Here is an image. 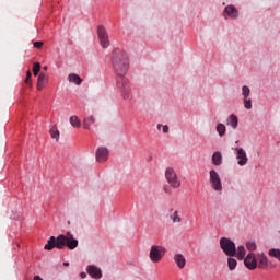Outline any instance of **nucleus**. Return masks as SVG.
I'll return each mask as SVG.
<instances>
[{"label":"nucleus","instance_id":"nucleus-1","mask_svg":"<svg viewBox=\"0 0 280 280\" xmlns=\"http://www.w3.org/2000/svg\"><path fill=\"white\" fill-rule=\"evenodd\" d=\"M79 244L80 243L78 242V238H74L71 232H67V235L60 234L59 236H57V238L56 236H50L44 248L45 250H54V248L62 250V248L67 246L69 250H75V247Z\"/></svg>","mask_w":280,"mask_h":280},{"label":"nucleus","instance_id":"nucleus-2","mask_svg":"<svg viewBox=\"0 0 280 280\" xmlns=\"http://www.w3.org/2000/svg\"><path fill=\"white\" fill-rule=\"evenodd\" d=\"M113 67L115 73L119 78H124L126 73H128V67H129V59H128V54L126 51L116 48L113 51Z\"/></svg>","mask_w":280,"mask_h":280},{"label":"nucleus","instance_id":"nucleus-3","mask_svg":"<svg viewBox=\"0 0 280 280\" xmlns=\"http://www.w3.org/2000/svg\"><path fill=\"white\" fill-rule=\"evenodd\" d=\"M220 247L228 257H235V253H237V247H235V242H233L229 237L220 238Z\"/></svg>","mask_w":280,"mask_h":280},{"label":"nucleus","instance_id":"nucleus-4","mask_svg":"<svg viewBox=\"0 0 280 280\" xmlns=\"http://www.w3.org/2000/svg\"><path fill=\"white\" fill-rule=\"evenodd\" d=\"M165 253H167V248L161 245H152L149 253V259L153 264H159V261L165 257Z\"/></svg>","mask_w":280,"mask_h":280},{"label":"nucleus","instance_id":"nucleus-5","mask_svg":"<svg viewBox=\"0 0 280 280\" xmlns=\"http://www.w3.org/2000/svg\"><path fill=\"white\" fill-rule=\"evenodd\" d=\"M117 88L121 92L122 100H132L130 81L127 78L120 77L117 81Z\"/></svg>","mask_w":280,"mask_h":280},{"label":"nucleus","instance_id":"nucleus-6","mask_svg":"<svg viewBox=\"0 0 280 280\" xmlns=\"http://www.w3.org/2000/svg\"><path fill=\"white\" fill-rule=\"evenodd\" d=\"M165 178L173 189H178L182 185L178 174H176V171L172 167L165 170Z\"/></svg>","mask_w":280,"mask_h":280},{"label":"nucleus","instance_id":"nucleus-7","mask_svg":"<svg viewBox=\"0 0 280 280\" xmlns=\"http://www.w3.org/2000/svg\"><path fill=\"white\" fill-rule=\"evenodd\" d=\"M97 36L100 40V45L103 49H108L110 47V39H108V32L104 25H100L97 27Z\"/></svg>","mask_w":280,"mask_h":280},{"label":"nucleus","instance_id":"nucleus-8","mask_svg":"<svg viewBox=\"0 0 280 280\" xmlns=\"http://www.w3.org/2000/svg\"><path fill=\"white\" fill-rule=\"evenodd\" d=\"M209 176V183L212 189H214V191H222V179L220 178V174H218V171L210 170Z\"/></svg>","mask_w":280,"mask_h":280},{"label":"nucleus","instance_id":"nucleus-9","mask_svg":"<svg viewBox=\"0 0 280 280\" xmlns=\"http://www.w3.org/2000/svg\"><path fill=\"white\" fill-rule=\"evenodd\" d=\"M236 159H237V165L241 167H244V165L248 164V155L246 154V151L243 148H236Z\"/></svg>","mask_w":280,"mask_h":280},{"label":"nucleus","instance_id":"nucleus-10","mask_svg":"<svg viewBox=\"0 0 280 280\" xmlns=\"http://www.w3.org/2000/svg\"><path fill=\"white\" fill-rule=\"evenodd\" d=\"M244 259L245 267L248 270H257V256L255 253H249Z\"/></svg>","mask_w":280,"mask_h":280},{"label":"nucleus","instance_id":"nucleus-11","mask_svg":"<svg viewBox=\"0 0 280 280\" xmlns=\"http://www.w3.org/2000/svg\"><path fill=\"white\" fill-rule=\"evenodd\" d=\"M258 265L257 268L266 269V268H276V265L272 262H269L268 257L266 254L261 253L257 255Z\"/></svg>","mask_w":280,"mask_h":280},{"label":"nucleus","instance_id":"nucleus-12","mask_svg":"<svg viewBox=\"0 0 280 280\" xmlns=\"http://www.w3.org/2000/svg\"><path fill=\"white\" fill-rule=\"evenodd\" d=\"M96 161L97 163H105V161H108V149L105 147H100L96 150Z\"/></svg>","mask_w":280,"mask_h":280},{"label":"nucleus","instance_id":"nucleus-13","mask_svg":"<svg viewBox=\"0 0 280 280\" xmlns=\"http://www.w3.org/2000/svg\"><path fill=\"white\" fill-rule=\"evenodd\" d=\"M168 218L173 222V224H180L183 222V217H180V211L171 208L168 210Z\"/></svg>","mask_w":280,"mask_h":280},{"label":"nucleus","instance_id":"nucleus-14","mask_svg":"<svg viewBox=\"0 0 280 280\" xmlns=\"http://www.w3.org/2000/svg\"><path fill=\"white\" fill-rule=\"evenodd\" d=\"M88 275L91 276L92 279H102V269L94 265H90L86 268Z\"/></svg>","mask_w":280,"mask_h":280},{"label":"nucleus","instance_id":"nucleus-15","mask_svg":"<svg viewBox=\"0 0 280 280\" xmlns=\"http://www.w3.org/2000/svg\"><path fill=\"white\" fill-rule=\"evenodd\" d=\"M224 16L226 19V16H230V19H237V16H240V11H237V9L233 5H228L224 9Z\"/></svg>","mask_w":280,"mask_h":280},{"label":"nucleus","instance_id":"nucleus-16","mask_svg":"<svg viewBox=\"0 0 280 280\" xmlns=\"http://www.w3.org/2000/svg\"><path fill=\"white\" fill-rule=\"evenodd\" d=\"M173 259H174L176 266L179 268V270H183V268H185V266H187V259L185 258V255H183V254H175Z\"/></svg>","mask_w":280,"mask_h":280},{"label":"nucleus","instance_id":"nucleus-17","mask_svg":"<svg viewBox=\"0 0 280 280\" xmlns=\"http://www.w3.org/2000/svg\"><path fill=\"white\" fill-rule=\"evenodd\" d=\"M49 81L45 73H40L37 79V91H43L45 84Z\"/></svg>","mask_w":280,"mask_h":280},{"label":"nucleus","instance_id":"nucleus-18","mask_svg":"<svg viewBox=\"0 0 280 280\" xmlns=\"http://www.w3.org/2000/svg\"><path fill=\"white\" fill-rule=\"evenodd\" d=\"M238 122H240V120H238L237 116H235V114H231L226 119L228 126H231V128H233V130H235V128H237Z\"/></svg>","mask_w":280,"mask_h":280},{"label":"nucleus","instance_id":"nucleus-19","mask_svg":"<svg viewBox=\"0 0 280 280\" xmlns=\"http://www.w3.org/2000/svg\"><path fill=\"white\" fill-rule=\"evenodd\" d=\"M212 163H213V165H215L217 167H220V165H222V152L215 151V152L212 154Z\"/></svg>","mask_w":280,"mask_h":280},{"label":"nucleus","instance_id":"nucleus-20","mask_svg":"<svg viewBox=\"0 0 280 280\" xmlns=\"http://www.w3.org/2000/svg\"><path fill=\"white\" fill-rule=\"evenodd\" d=\"M235 257L242 261V259L246 258V247L244 245H241L236 248Z\"/></svg>","mask_w":280,"mask_h":280},{"label":"nucleus","instance_id":"nucleus-21","mask_svg":"<svg viewBox=\"0 0 280 280\" xmlns=\"http://www.w3.org/2000/svg\"><path fill=\"white\" fill-rule=\"evenodd\" d=\"M68 81L72 82L73 84H77V86H80V84H82V82H83L82 78H80V75H78L75 73L69 74Z\"/></svg>","mask_w":280,"mask_h":280},{"label":"nucleus","instance_id":"nucleus-22","mask_svg":"<svg viewBox=\"0 0 280 280\" xmlns=\"http://www.w3.org/2000/svg\"><path fill=\"white\" fill-rule=\"evenodd\" d=\"M69 122L72 128H81L82 127V121L80 120V118H78L77 115L71 116L69 119Z\"/></svg>","mask_w":280,"mask_h":280},{"label":"nucleus","instance_id":"nucleus-23","mask_svg":"<svg viewBox=\"0 0 280 280\" xmlns=\"http://www.w3.org/2000/svg\"><path fill=\"white\" fill-rule=\"evenodd\" d=\"M51 139H55L58 141L60 139V131L58 130V127L52 126L49 130Z\"/></svg>","mask_w":280,"mask_h":280},{"label":"nucleus","instance_id":"nucleus-24","mask_svg":"<svg viewBox=\"0 0 280 280\" xmlns=\"http://www.w3.org/2000/svg\"><path fill=\"white\" fill-rule=\"evenodd\" d=\"M95 121V117L93 116H89L88 118H85L83 120V128H85V130H90L92 124Z\"/></svg>","mask_w":280,"mask_h":280},{"label":"nucleus","instance_id":"nucleus-25","mask_svg":"<svg viewBox=\"0 0 280 280\" xmlns=\"http://www.w3.org/2000/svg\"><path fill=\"white\" fill-rule=\"evenodd\" d=\"M217 132H218L219 137H224L226 135V126H224V124L220 122L217 126Z\"/></svg>","mask_w":280,"mask_h":280},{"label":"nucleus","instance_id":"nucleus-26","mask_svg":"<svg viewBox=\"0 0 280 280\" xmlns=\"http://www.w3.org/2000/svg\"><path fill=\"white\" fill-rule=\"evenodd\" d=\"M246 248L249 253H255V250H257V243H255V241H247Z\"/></svg>","mask_w":280,"mask_h":280},{"label":"nucleus","instance_id":"nucleus-27","mask_svg":"<svg viewBox=\"0 0 280 280\" xmlns=\"http://www.w3.org/2000/svg\"><path fill=\"white\" fill-rule=\"evenodd\" d=\"M268 255L270 257H275V259H278V261H280V249L272 248L269 250Z\"/></svg>","mask_w":280,"mask_h":280},{"label":"nucleus","instance_id":"nucleus-28","mask_svg":"<svg viewBox=\"0 0 280 280\" xmlns=\"http://www.w3.org/2000/svg\"><path fill=\"white\" fill-rule=\"evenodd\" d=\"M229 270H235L237 268V260L235 258L228 259Z\"/></svg>","mask_w":280,"mask_h":280},{"label":"nucleus","instance_id":"nucleus-29","mask_svg":"<svg viewBox=\"0 0 280 280\" xmlns=\"http://www.w3.org/2000/svg\"><path fill=\"white\" fill-rule=\"evenodd\" d=\"M242 95L244 96V98H248V95H250V88L244 85L242 88Z\"/></svg>","mask_w":280,"mask_h":280},{"label":"nucleus","instance_id":"nucleus-30","mask_svg":"<svg viewBox=\"0 0 280 280\" xmlns=\"http://www.w3.org/2000/svg\"><path fill=\"white\" fill-rule=\"evenodd\" d=\"M38 73H40V63L39 62H35L34 67H33V75H38Z\"/></svg>","mask_w":280,"mask_h":280},{"label":"nucleus","instance_id":"nucleus-31","mask_svg":"<svg viewBox=\"0 0 280 280\" xmlns=\"http://www.w3.org/2000/svg\"><path fill=\"white\" fill-rule=\"evenodd\" d=\"M244 106L247 108V110H250V108H253V100L244 98Z\"/></svg>","mask_w":280,"mask_h":280},{"label":"nucleus","instance_id":"nucleus-32","mask_svg":"<svg viewBox=\"0 0 280 280\" xmlns=\"http://www.w3.org/2000/svg\"><path fill=\"white\" fill-rule=\"evenodd\" d=\"M31 80H32V72L27 71L26 79H25V84H32Z\"/></svg>","mask_w":280,"mask_h":280},{"label":"nucleus","instance_id":"nucleus-33","mask_svg":"<svg viewBox=\"0 0 280 280\" xmlns=\"http://www.w3.org/2000/svg\"><path fill=\"white\" fill-rule=\"evenodd\" d=\"M21 215H22V213H21V212H18L16 214H12L11 218H12L13 220H21Z\"/></svg>","mask_w":280,"mask_h":280},{"label":"nucleus","instance_id":"nucleus-34","mask_svg":"<svg viewBox=\"0 0 280 280\" xmlns=\"http://www.w3.org/2000/svg\"><path fill=\"white\" fill-rule=\"evenodd\" d=\"M34 47H36V49H40L43 47V42H35Z\"/></svg>","mask_w":280,"mask_h":280},{"label":"nucleus","instance_id":"nucleus-35","mask_svg":"<svg viewBox=\"0 0 280 280\" xmlns=\"http://www.w3.org/2000/svg\"><path fill=\"white\" fill-rule=\"evenodd\" d=\"M162 130H163L164 135H167V132H170V127L167 125H164L162 127Z\"/></svg>","mask_w":280,"mask_h":280},{"label":"nucleus","instance_id":"nucleus-36","mask_svg":"<svg viewBox=\"0 0 280 280\" xmlns=\"http://www.w3.org/2000/svg\"><path fill=\"white\" fill-rule=\"evenodd\" d=\"M165 194H172V188L170 186H164Z\"/></svg>","mask_w":280,"mask_h":280},{"label":"nucleus","instance_id":"nucleus-37","mask_svg":"<svg viewBox=\"0 0 280 280\" xmlns=\"http://www.w3.org/2000/svg\"><path fill=\"white\" fill-rule=\"evenodd\" d=\"M80 277H81V279H86V272H81Z\"/></svg>","mask_w":280,"mask_h":280},{"label":"nucleus","instance_id":"nucleus-38","mask_svg":"<svg viewBox=\"0 0 280 280\" xmlns=\"http://www.w3.org/2000/svg\"><path fill=\"white\" fill-rule=\"evenodd\" d=\"M161 127H162V125H161V124H159V125H158V130H161Z\"/></svg>","mask_w":280,"mask_h":280},{"label":"nucleus","instance_id":"nucleus-39","mask_svg":"<svg viewBox=\"0 0 280 280\" xmlns=\"http://www.w3.org/2000/svg\"><path fill=\"white\" fill-rule=\"evenodd\" d=\"M44 71H47V66L44 67Z\"/></svg>","mask_w":280,"mask_h":280},{"label":"nucleus","instance_id":"nucleus-40","mask_svg":"<svg viewBox=\"0 0 280 280\" xmlns=\"http://www.w3.org/2000/svg\"><path fill=\"white\" fill-rule=\"evenodd\" d=\"M63 266H69V262H65Z\"/></svg>","mask_w":280,"mask_h":280},{"label":"nucleus","instance_id":"nucleus-41","mask_svg":"<svg viewBox=\"0 0 280 280\" xmlns=\"http://www.w3.org/2000/svg\"><path fill=\"white\" fill-rule=\"evenodd\" d=\"M18 248L21 246L19 243L16 244Z\"/></svg>","mask_w":280,"mask_h":280}]
</instances>
